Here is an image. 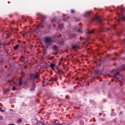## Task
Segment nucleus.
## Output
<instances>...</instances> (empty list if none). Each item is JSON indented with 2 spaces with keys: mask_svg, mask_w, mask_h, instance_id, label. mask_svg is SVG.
<instances>
[{
  "mask_svg": "<svg viewBox=\"0 0 125 125\" xmlns=\"http://www.w3.org/2000/svg\"><path fill=\"white\" fill-rule=\"evenodd\" d=\"M61 37H62V35L60 34L57 36V38H58V39H60V38H61Z\"/></svg>",
  "mask_w": 125,
  "mask_h": 125,
  "instance_id": "obj_23",
  "label": "nucleus"
},
{
  "mask_svg": "<svg viewBox=\"0 0 125 125\" xmlns=\"http://www.w3.org/2000/svg\"><path fill=\"white\" fill-rule=\"evenodd\" d=\"M16 89V87L15 86H14L12 88V90L14 91Z\"/></svg>",
  "mask_w": 125,
  "mask_h": 125,
  "instance_id": "obj_22",
  "label": "nucleus"
},
{
  "mask_svg": "<svg viewBox=\"0 0 125 125\" xmlns=\"http://www.w3.org/2000/svg\"><path fill=\"white\" fill-rule=\"evenodd\" d=\"M40 18L41 19L42 21H44V20H45L46 17L45 16L41 15Z\"/></svg>",
  "mask_w": 125,
  "mask_h": 125,
  "instance_id": "obj_9",
  "label": "nucleus"
},
{
  "mask_svg": "<svg viewBox=\"0 0 125 125\" xmlns=\"http://www.w3.org/2000/svg\"><path fill=\"white\" fill-rule=\"evenodd\" d=\"M120 85H123V83H122V82H121V81H120Z\"/></svg>",
  "mask_w": 125,
  "mask_h": 125,
  "instance_id": "obj_27",
  "label": "nucleus"
},
{
  "mask_svg": "<svg viewBox=\"0 0 125 125\" xmlns=\"http://www.w3.org/2000/svg\"><path fill=\"white\" fill-rule=\"evenodd\" d=\"M125 65L123 64L120 67L117 69V71H124L125 69Z\"/></svg>",
  "mask_w": 125,
  "mask_h": 125,
  "instance_id": "obj_4",
  "label": "nucleus"
},
{
  "mask_svg": "<svg viewBox=\"0 0 125 125\" xmlns=\"http://www.w3.org/2000/svg\"><path fill=\"white\" fill-rule=\"evenodd\" d=\"M123 59H124V60H125V57L123 58Z\"/></svg>",
  "mask_w": 125,
  "mask_h": 125,
  "instance_id": "obj_34",
  "label": "nucleus"
},
{
  "mask_svg": "<svg viewBox=\"0 0 125 125\" xmlns=\"http://www.w3.org/2000/svg\"><path fill=\"white\" fill-rule=\"evenodd\" d=\"M32 78H34L35 79H38L39 78V73H37L36 74H32Z\"/></svg>",
  "mask_w": 125,
  "mask_h": 125,
  "instance_id": "obj_5",
  "label": "nucleus"
},
{
  "mask_svg": "<svg viewBox=\"0 0 125 125\" xmlns=\"http://www.w3.org/2000/svg\"><path fill=\"white\" fill-rule=\"evenodd\" d=\"M56 21V19L55 18L52 19L51 20V23H54V22Z\"/></svg>",
  "mask_w": 125,
  "mask_h": 125,
  "instance_id": "obj_17",
  "label": "nucleus"
},
{
  "mask_svg": "<svg viewBox=\"0 0 125 125\" xmlns=\"http://www.w3.org/2000/svg\"><path fill=\"white\" fill-rule=\"evenodd\" d=\"M63 26H64V24L61 23L60 24H59L58 27L59 29H60L61 30V29L63 28Z\"/></svg>",
  "mask_w": 125,
  "mask_h": 125,
  "instance_id": "obj_8",
  "label": "nucleus"
},
{
  "mask_svg": "<svg viewBox=\"0 0 125 125\" xmlns=\"http://www.w3.org/2000/svg\"><path fill=\"white\" fill-rule=\"evenodd\" d=\"M94 31L95 30L94 29L92 30H90V31H89L88 32V34H93L94 33Z\"/></svg>",
  "mask_w": 125,
  "mask_h": 125,
  "instance_id": "obj_15",
  "label": "nucleus"
},
{
  "mask_svg": "<svg viewBox=\"0 0 125 125\" xmlns=\"http://www.w3.org/2000/svg\"><path fill=\"white\" fill-rule=\"evenodd\" d=\"M77 47H79V46L74 45V46H72V49H77Z\"/></svg>",
  "mask_w": 125,
  "mask_h": 125,
  "instance_id": "obj_18",
  "label": "nucleus"
},
{
  "mask_svg": "<svg viewBox=\"0 0 125 125\" xmlns=\"http://www.w3.org/2000/svg\"><path fill=\"white\" fill-rule=\"evenodd\" d=\"M9 125H15V124H10Z\"/></svg>",
  "mask_w": 125,
  "mask_h": 125,
  "instance_id": "obj_33",
  "label": "nucleus"
},
{
  "mask_svg": "<svg viewBox=\"0 0 125 125\" xmlns=\"http://www.w3.org/2000/svg\"><path fill=\"white\" fill-rule=\"evenodd\" d=\"M3 120V117L2 116L0 115V121H2Z\"/></svg>",
  "mask_w": 125,
  "mask_h": 125,
  "instance_id": "obj_21",
  "label": "nucleus"
},
{
  "mask_svg": "<svg viewBox=\"0 0 125 125\" xmlns=\"http://www.w3.org/2000/svg\"><path fill=\"white\" fill-rule=\"evenodd\" d=\"M22 83H23V82H22V78H20L19 84V85H22Z\"/></svg>",
  "mask_w": 125,
  "mask_h": 125,
  "instance_id": "obj_14",
  "label": "nucleus"
},
{
  "mask_svg": "<svg viewBox=\"0 0 125 125\" xmlns=\"http://www.w3.org/2000/svg\"><path fill=\"white\" fill-rule=\"evenodd\" d=\"M37 15H39V14H37Z\"/></svg>",
  "mask_w": 125,
  "mask_h": 125,
  "instance_id": "obj_39",
  "label": "nucleus"
},
{
  "mask_svg": "<svg viewBox=\"0 0 125 125\" xmlns=\"http://www.w3.org/2000/svg\"><path fill=\"white\" fill-rule=\"evenodd\" d=\"M49 82H51V80L49 81Z\"/></svg>",
  "mask_w": 125,
  "mask_h": 125,
  "instance_id": "obj_36",
  "label": "nucleus"
},
{
  "mask_svg": "<svg viewBox=\"0 0 125 125\" xmlns=\"http://www.w3.org/2000/svg\"><path fill=\"white\" fill-rule=\"evenodd\" d=\"M119 74H120V72H119V71H118L117 72H116V73H115L113 75V78H115V79H118V78H117V76H118V75H119Z\"/></svg>",
  "mask_w": 125,
  "mask_h": 125,
  "instance_id": "obj_11",
  "label": "nucleus"
},
{
  "mask_svg": "<svg viewBox=\"0 0 125 125\" xmlns=\"http://www.w3.org/2000/svg\"><path fill=\"white\" fill-rule=\"evenodd\" d=\"M50 67L53 70H54V68H55V64L54 63H51L50 64Z\"/></svg>",
  "mask_w": 125,
  "mask_h": 125,
  "instance_id": "obj_6",
  "label": "nucleus"
},
{
  "mask_svg": "<svg viewBox=\"0 0 125 125\" xmlns=\"http://www.w3.org/2000/svg\"><path fill=\"white\" fill-rule=\"evenodd\" d=\"M9 17H10V18L12 17V15H10Z\"/></svg>",
  "mask_w": 125,
  "mask_h": 125,
  "instance_id": "obj_30",
  "label": "nucleus"
},
{
  "mask_svg": "<svg viewBox=\"0 0 125 125\" xmlns=\"http://www.w3.org/2000/svg\"><path fill=\"white\" fill-rule=\"evenodd\" d=\"M49 60H52L53 58H52V57H49Z\"/></svg>",
  "mask_w": 125,
  "mask_h": 125,
  "instance_id": "obj_25",
  "label": "nucleus"
},
{
  "mask_svg": "<svg viewBox=\"0 0 125 125\" xmlns=\"http://www.w3.org/2000/svg\"><path fill=\"white\" fill-rule=\"evenodd\" d=\"M40 27H41V28H43V26H41V25H40Z\"/></svg>",
  "mask_w": 125,
  "mask_h": 125,
  "instance_id": "obj_32",
  "label": "nucleus"
},
{
  "mask_svg": "<svg viewBox=\"0 0 125 125\" xmlns=\"http://www.w3.org/2000/svg\"><path fill=\"white\" fill-rule=\"evenodd\" d=\"M90 13H91V12H86V14H85V16H88V15H90Z\"/></svg>",
  "mask_w": 125,
  "mask_h": 125,
  "instance_id": "obj_20",
  "label": "nucleus"
},
{
  "mask_svg": "<svg viewBox=\"0 0 125 125\" xmlns=\"http://www.w3.org/2000/svg\"><path fill=\"white\" fill-rule=\"evenodd\" d=\"M0 111H1V112H4V110H1V107L0 108Z\"/></svg>",
  "mask_w": 125,
  "mask_h": 125,
  "instance_id": "obj_28",
  "label": "nucleus"
},
{
  "mask_svg": "<svg viewBox=\"0 0 125 125\" xmlns=\"http://www.w3.org/2000/svg\"><path fill=\"white\" fill-rule=\"evenodd\" d=\"M1 42H0V46L2 45Z\"/></svg>",
  "mask_w": 125,
  "mask_h": 125,
  "instance_id": "obj_31",
  "label": "nucleus"
},
{
  "mask_svg": "<svg viewBox=\"0 0 125 125\" xmlns=\"http://www.w3.org/2000/svg\"><path fill=\"white\" fill-rule=\"evenodd\" d=\"M11 30L12 31V32L16 33V32H17L19 31V29L17 28H11Z\"/></svg>",
  "mask_w": 125,
  "mask_h": 125,
  "instance_id": "obj_7",
  "label": "nucleus"
},
{
  "mask_svg": "<svg viewBox=\"0 0 125 125\" xmlns=\"http://www.w3.org/2000/svg\"><path fill=\"white\" fill-rule=\"evenodd\" d=\"M18 124H21L22 123V119L20 118L17 121Z\"/></svg>",
  "mask_w": 125,
  "mask_h": 125,
  "instance_id": "obj_16",
  "label": "nucleus"
},
{
  "mask_svg": "<svg viewBox=\"0 0 125 125\" xmlns=\"http://www.w3.org/2000/svg\"><path fill=\"white\" fill-rule=\"evenodd\" d=\"M8 92H9V89H6L4 90V93H8Z\"/></svg>",
  "mask_w": 125,
  "mask_h": 125,
  "instance_id": "obj_19",
  "label": "nucleus"
},
{
  "mask_svg": "<svg viewBox=\"0 0 125 125\" xmlns=\"http://www.w3.org/2000/svg\"><path fill=\"white\" fill-rule=\"evenodd\" d=\"M53 49L54 50H58V46L56 45H54L53 47H52Z\"/></svg>",
  "mask_w": 125,
  "mask_h": 125,
  "instance_id": "obj_12",
  "label": "nucleus"
},
{
  "mask_svg": "<svg viewBox=\"0 0 125 125\" xmlns=\"http://www.w3.org/2000/svg\"><path fill=\"white\" fill-rule=\"evenodd\" d=\"M121 11H122V12L125 11V8H122L121 9Z\"/></svg>",
  "mask_w": 125,
  "mask_h": 125,
  "instance_id": "obj_24",
  "label": "nucleus"
},
{
  "mask_svg": "<svg viewBox=\"0 0 125 125\" xmlns=\"http://www.w3.org/2000/svg\"><path fill=\"white\" fill-rule=\"evenodd\" d=\"M115 27H116V25H112L111 26V29L108 28L106 27L105 28L104 27H102L101 28H99V30L98 31V32H106V31H109V30L111 31V30H112V29H114Z\"/></svg>",
  "mask_w": 125,
  "mask_h": 125,
  "instance_id": "obj_2",
  "label": "nucleus"
},
{
  "mask_svg": "<svg viewBox=\"0 0 125 125\" xmlns=\"http://www.w3.org/2000/svg\"><path fill=\"white\" fill-rule=\"evenodd\" d=\"M95 20H96V21L99 23L101 26H104V22H103V21L102 20V18H101V17L97 16L95 17Z\"/></svg>",
  "mask_w": 125,
  "mask_h": 125,
  "instance_id": "obj_3",
  "label": "nucleus"
},
{
  "mask_svg": "<svg viewBox=\"0 0 125 125\" xmlns=\"http://www.w3.org/2000/svg\"><path fill=\"white\" fill-rule=\"evenodd\" d=\"M52 42H53V40L51 37H46L44 39V44L46 45V48H47L52 43Z\"/></svg>",
  "mask_w": 125,
  "mask_h": 125,
  "instance_id": "obj_1",
  "label": "nucleus"
},
{
  "mask_svg": "<svg viewBox=\"0 0 125 125\" xmlns=\"http://www.w3.org/2000/svg\"><path fill=\"white\" fill-rule=\"evenodd\" d=\"M123 111H121L120 112V115H123Z\"/></svg>",
  "mask_w": 125,
  "mask_h": 125,
  "instance_id": "obj_29",
  "label": "nucleus"
},
{
  "mask_svg": "<svg viewBox=\"0 0 125 125\" xmlns=\"http://www.w3.org/2000/svg\"><path fill=\"white\" fill-rule=\"evenodd\" d=\"M8 37H9V35L8 34Z\"/></svg>",
  "mask_w": 125,
  "mask_h": 125,
  "instance_id": "obj_35",
  "label": "nucleus"
},
{
  "mask_svg": "<svg viewBox=\"0 0 125 125\" xmlns=\"http://www.w3.org/2000/svg\"><path fill=\"white\" fill-rule=\"evenodd\" d=\"M74 12H75V10H72V11H71V13H74Z\"/></svg>",
  "mask_w": 125,
  "mask_h": 125,
  "instance_id": "obj_26",
  "label": "nucleus"
},
{
  "mask_svg": "<svg viewBox=\"0 0 125 125\" xmlns=\"http://www.w3.org/2000/svg\"><path fill=\"white\" fill-rule=\"evenodd\" d=\"M69 19V17H67V19Z\"/></svg>",
  "mask_w": 125,
  "mask_h": 125,
  "instance_id": "obj_37",
  "label": "nucleus"
},
{
  "mask_svg": "<svg viewBox=\"0 0 125 125\" xmlns=\"http://www.w3.org/2000/svg\"><path fill=\"white\" fill-rule=\"evenodd\" d=\"M19 46H20V45L19 44H17L16 46H15L14 47V49L15 50H17V49H18V48H19Z\"/></svg>",
  "mask_w": 125,
  "mask_h": 125,
  "instance_id": "obj_13",
  "label": "nucleus"
},
{
  "mask_svg": "<svg viewBox=\"0 0 125 125\" xmlns=\"http://www.w3.org/2000/svg\"><path fill=\"white\" fill-rule=\"evenodd\" d=\"M124 42H125V39L124 40Z\"/></svg>",
  "mask_w": 125,
  "mask_h": 125,
  "instance_id": "obj_38",
  "label": "nucleus"
},
{
  "mask_svg": "<svg viewBox=\"0 0 125 125\" xmlns=\"http://www.w3.org/2000/svg\"><path fill=\"white\" fill-rule=\"evenodd\" d=\"M76 32L78 33V34H81L82 32H83V29L81 28H79L78 29L76 30Z\"/></svg>",
  "mask_w": 125,
  "mask_h": 125,
  "instance_id": "obj_10",
  "label": "nucleus"
}]
</instances>
